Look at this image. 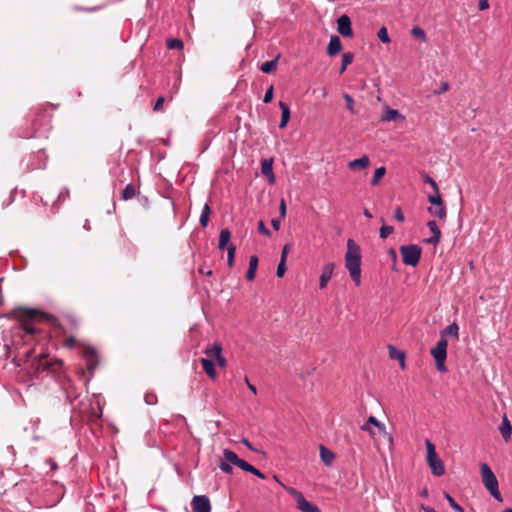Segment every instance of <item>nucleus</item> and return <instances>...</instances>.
<instances>
[{
	"instance_id": "1",
	"label": "nucleus",
	"mask_w": 512,
	"mask_h": 512,
	"mask_svg": "<svg viewBox=\"0 0 512 512\" xmlns=\"http://www.w3.org/2000/svg\"><path fill=\"white\" fill-rule=\"evenodd\" d=\"M361 258L360 246L353 239H348L345 267L356 286L361 284Z\"/></svg>"
},
{
	"instance_id": "2",
	"label": "nucleus",
	"mask_w": 512,
	"mask_h": 512,
	"mask_svg": "<svg viewBox=\"0 0 512 512\" xmlns=\"http://www.w3.org/2000/svg\"><path fill=\"white\" fill-rule=\"evenodd\" d=\"M61 366V360L45 354L38 355L31 362L32 373L37 378L42 377L44 373L56 372Z\"/></svg>"
},
{
	"instance_id": "3",
	"label": "nucleus",
	"mask_w": 512,
	"mask_h": 512,
	"mask_svg": "<svg viewBox=\"0 0 512 512\" xmlns=\"http://www.w3.org/2000/svg\"><path fill=\"white\" fill-rule=\"evenodd\" d=\"M480 471L482 475V481L486 489L490 492L493 498L498 501H502V496L499 492L498 480L493 471L486 463L481 464Z\"/></svg>"
},
{
	"instance_id": "4",
	"label": "nucleus",
	"mask_w": 512,
	"mask_h": 512,
	"mask_svg": "<svg viewBox=\"0 0 512 512\" xmlns=\"http://www.w3.org/2000/svg\"><path fill=\"white\" fill-rule=\"evenodd\" d=\"M427 463L433 475L440 477L445 474V467L442 459L438 456L434 444L426 440Z\"/></svg>"
},
{
	"instance_id": "5",
	"label": "nucleus",
	"mask_w": 512,
	"mask_h": 512,
	"mask_svg": "<svg viewBox=\"0 0 512 512\" xmlns=\"http://www.w3.org/2000/svg\"><path fill=\"white\" fill-rule=\"evenodd\" d=\"M447 347L448 342L446 338L441 337L436 346L431 349V355L433 356L436 368L439 372H447V367L445 365V361L447 358Z\"/></svg>"
},
{
	"instance_id": "6",
	"label": "nucleus",
	"mask_w": 512,
	"mask_h": 512,
	"mask_svg": "<svg viewBox=\"0 0 512 512\" xmlns=\"http://www.w3.org/2000/svg\"><path fill=\"white\" fill-rule=\"evenodd\" d=\"M400 253L405 265L415 267L419 263L422 249L416 244L403 245L400 247Z\"/></svg>"
},
{
	"instance_id": "7",
	"label": "nucleus",
	"mask_w": 512,
	"mask_h": 512,
	"mask_svg": "<svg viewBox=\"0 0 512 512\" xmlns=\"http://www.w3.org/2000/svg\"><path fill=\"white\" fill-rule=\"evenodd\" d=\"M286 491L295 500L297 508L301 512H321L320 509L306 500L303 493L295 488L287 487Z\"/></svg>"
},
{
	"instance_id": "8",
	"label": "nucleus",
	"mask_w": 512,
	"mask_h": 512,
	"mask_svg": "<svg viewBox=\"0 0 512 512\" xmlns=\"http://www.w3.org/2000/svg\"><path fill=\"white\" fill-rule=\"evenodd\" d=\"M15 313L17 317L21 321V327L25 331L26 334L32 336L36 333L35 326L30 322L35 315L36 311L33 309H27V308H18L15 310Z\"/></svg>"
},
{
	"instance_id": "9",
	"label": "nucleus",
	"mask_w": 512,
	"mask_h": 512,
	"mask_svg": "<svg viewBox=\"0 0 512 512\" xmlns=\"http://www.w3.org/2000/svg\"><path fill=\"white\" fill-rule=\"evenodd\" d=\"M428 201L431 203V206L428 207V212L438 219H445L447 216V211L441 198L440 192L429 195Z\"/></svg>"
},
{
	"instance_id": "10",
	"label": "nucleus",
	"mask_w": 512,
	"mask_h": 512,
	"mask_svg": "<svg viewBox=\"0 0 512 512\" xmlns=\"http://www.w3.org/2000/svg\"><path fill=\"white\" fill-rule=\"evenodd\" d=\"M239 460L240 458L235 452L230 449H224L223 458L220 459L219 469L226 474H231L233 471L231 465L238 466Z\"/></svg>"
},
{
	"instance_id": "11",
	"label": "nucleus",
	"mask_w": 512,
	"mask_h": 512,
	"mask_svg": "<svg viewBox=\"0 0 512 512\" xmlns=\"http://www.w3.org/2000/svg\"><path fill=\"white\" fill-rule=\"evenodd\" d=\"M193 512H210L211 503L206 495H195L192 499Z\"/></svg>"
},
{
	"instance_id": "12",
	"label": "nucleus",
	"mask_w": 512,
	"mask_h": 512,
	"mask_svg": "<svg viewBox=\"0 0 512 512\" xmlns=\"http://www.w3.org/2000/svg\"><path fill=\"white\" fill-rule=\"evenodd\" d=\"M337 30L343 37H351L353 35L351 20L348 15H341L337 19Z\"/></svg>"
},
{
	"instance_id": "13",
	"label": "nucleus",
	"mask_w": 512,
	"mask_h": 512,
	"mask_svg": "<svg viewBox=\"0 0 512 512\" xmlns=\"http://www.w3.org/2000/svg\"><path fill=\"white\" fill-rule=\"evenodd\" d=\"M261 172L267 178L269 184L275 183V174L273 172V159H263L261 161Z\"/></svg>"
},
{
	"instance_id": "14",
	"label": "nucleus",
	"mask_w": 512,
	"mask_h": 512,
	"mask_svg": "<svg viewBox=\"0 0 512 512\" xmlns=\"http://www.w3.org/2000/svg\"><path fill=\"white\" fill-rule=\"evenodd\" d=\"M333 271H334L333 263H327L323 267V270H322V273H321L320 279H319V288L320 289H324L327 286L328 282L332 278Z\"/></svg>"
},
{
	"instance_id": "15",
	"label": "nucleus",
	"mask_w": 512,
	"mask_h": 512,
	"mask_svg": "<svg viewBox=\"0 0 512 512\" xmlns=\"http://www.w3.org/2000/svg\"><path fill=\"white\" fill-rule=\"evenodd\" d=\"M381 120L384 122L390 121H404L405 116L400 114L398 110L386 107L382 114Z\"/></svg>"
},
{
	"instance_id": "16",
	"label": "nucleus",
	"mask_w": 512,
	"mask_h": 512,
	"mask_svg": "<svg viewBox=\"0 0 512 512\" xmlns=\"http://www.w3.org/2000/svg\"><path fill=\"white\" fill-rule=\"evenodd\" d=\"M341 49L342 43L340 38L337 35H332L327 46V54L330 57H333L336 54H338L341 51Z\"/></svg>"
},
{
	"instance_id": "17",
	"label": "nucleus",
	"mask_w": 512,
	"mask_h": 512,
	"mask_svg": "<svg viewBox=\"0 0 512 512\" xmlns=\"http://www.w3.org/2000/svg\"><path fill=\"white\" fill-rule=\"evenodd\" d=\"M499 431L503 437V439L508 442L512 435V425L506 414L502 416V421L499 426Z\"/></svg>"
},
{
	"instance_id": "18",
	"label": "nucleus",
	"mask_w": 512,
	"mask_h": 512,
	"mask_svg": "<svg viewBox=\"0 0 512 512\" xmlns=\"http://www.w3.org/2000/svg\"><path fill=\"white\" fill-rule=\"evenodd\" d=\"M427 227L432 232V236L427 239V242L433 245H437L441 239V231L437 226V223L434 220H430L427 222Z\"/></svg>"
},
{
	"instance_id": "19",
	"label": "nucleus",
	"mask_w": 512,
	"mask_h": 512,
	"mask_svg": "<svg viewBox=\"0 0 512 512\" xmlns=\"http://www.w3.org/2000/svg\"><path fill=\"white\" fill-rule=\"evenodd\" d=\"M201 365L205 373L212 379L215 380L217 378V372L215 369L214 362L211 359L202 358Z\"/></svg>"
},
{
	"instance_id": "20",
	"label": "nucleus",
	"mask_w": 512,
	"mask_h": 512,
	"mask_svg": "<svg viewBox=\"0 0 512 512\" xmlns=\"http://www.w3.org/2000/svg\"><path fill=\"white\" fill-rule=\"evenodd\" d=\"M319 451H320V458H321L322 462L326 466H331L335 459V454L331 450L326 448L324 445L319 446Z\"/></svg>"
},
{
	"instance_id": "21",
	"label": "nucleus",
	"mask_w": 512,
	"mask_h": 512,
	"mask_svg": "<svg viewBox=\"0 0 512 512\" xmlns=\"http://www.w3.org/2000/svg\"><path fill=\"white\" fill-rule=\"evenodd\" d=\"M257 268H258V257L256 255H251L249 258V267L246 272V279L248 281H253L255 279Z\"/></svg>"
},
{
	"instance_id": "22",
	"label": "nucleus",
	"mask_w": 512,
	"mask_h": 512,
	"mask_svg": "<svg viewBox=\"0 0 512 512\" xmlns=\"http://www.w3.org/2000/svg\"><path fill=\"white\" fill-rule=\"evenodd\" d=\"M369 164H370V160H369L368 156L363 155L362 157H360L358 159H354V160L350 161L348 164V167L351 170H358V169L367 168L369 166Z\"/></svg>"
},
{
	"instance_id": "23",
	"label": "nucleus",
	"mask_w": 512,
	"mask_h": 512,
	"mask_svg": "<svg viewBox=\"0 0 512 512\" xmlns=\"http://www.w3.org/2000/svg\"><path fill=\"white\" fill-rule=\"evenodd\" d=\"M279 107H280L281 112H282L281 120H280V123H279V128L280 129H284L287 126V123H288V121L290 119V115H291L290 108H289V106L286 103H284L282 101L279 102Z\"/></svg>"
},
{
	"instance_id": "24",
	"label": "nucleus",
	"mask_w": 512,
	"mask_h": 512,
	"mask_svg": "<svg viewBox=\"0 0 512 512\" xmlns=\"http://www.w3.org/2000/svg\"><path fill=\"white\" fill-rule=\"evenodd\" d=\"M231 239V232L229 229L224 228L220 231L219 240H218V248L220 250H224L228 247V243Z\"/></svg>"
},
{
	"instance_id": "25",
	"label": "nucleus",
	"mask_w": 512,
	"mask_h": 512,
	"mask_svg": "<svg viewBox=\"0 0 512 512\" xmlns=\"http://www.w3.org/2000/svg\"><path fill=\"white\" fill-rule=\"evenodd\" d=\"M369 425H373L378 428L379 432H381L383 435L387 436L389 441L392 442V436L387 433L386 427L383 423L377 420L375 416H370L368 420L366 421Z\"/></svg>"
},
{
	"instance_id": "26",
	"label": "nucleus",
	"mask_w": 512,
	"mask_h": 512,
	"mask_svg": "<svg viewBox=\"0 0 512 512\" xmlns=\"http://www.w3.org/2000/svg\"><path fill=\"white\" fill-rule=\"evenodd\" d=\"M448 335L453 336L456 339H458L459 326L457 325V323L453 322L441 331V337L445 338Z\"/></svg>"
},
{
	"instance_id": "27",
	"label": "nucleus",
	"mask_w": 512,
	"mask_h": 512,
	"mask_svg": "<svg viewBox=\"0 0 512 512\" xmlns=\"http://www.w3.org/2000/svg\"><path fill=\"white\" fill-rule=\"evenodd\" d=\"M279 58H280V54H278L274 59L264 62L261 65L260 70L266 74L273 72L277 68V63H278Z\"/></svg>"
},
{
	"instance_id": "28",
	"label": "nucleus",
	"mask_w": 512,
	"mask_h": 512,
	"mask_svg": "<svg viewBox=\"0 0 512 512\" xmlns=\"http://www.w3.org/2000/svg\"><path fill=\"white\" fill-rule=\"evenodd\" d=\"M222 346L220 343L215 342L211 347L207 348L205 350V354L209 357L213 358H219V356L222 354Z\"/></svg>"
},
{
	"instance_id": "29",
	"label": "nucleus",
	"mask_w": 512,
	"mask_h": 512,
	"mask_svg": "<svg viewBox=\"0 0 512 512\" xmlns=\"http://www.w3.org/2000/svg\"><path fill=\"white\" fill-rule=\"evenodd\" d=\"M211 213V209L208 203H205V205L202 208L201 214H200V225L202 227H207L209 222V215Z\"/></svg>"
},
{
	"instance_id": "30",
	"label": "nucleus",
	"mask_w": 512,
	"mask_h": 512,
	"mask_svg": "<svg viewBox=\"0 0 512 512\" xmlns=\"http://www.w3.org/2000/svg\"><path fill=\"white\" fill-rule=\"evenodd\" d=\"M354 60V54L352 52H345L342 55V64L339 69V73L342 74L345 72L348 65H350Z\"/></svg>"
},
{
	"instance_id": "31",
	"label": "nucleus",
	"mask_w": 512,
	"mask_h": 512,
	"mask_svg": "<svg viewBox=\"0 0 512 512\" xmlns=\"http://www.w3.org/2000/svg\"><path fill=\"white\" fill-rule=\"evenodd\" d=\"M389 353H390V357L392 359H397V360L400 361L402 368L405 366V354H404V352L399 351L395 347L390 345L389 346Z\"/></svg>"
},
{
	"instance_id": "32",
	"label": "nucleus",
	"mask_w": 512,
	"mask_h": 512,
	"mask_svg": "<svg viewBox=\"0 0 512 512\" xmlns=\"http://www.w3.org/2000/svg\"><path fill=\"white\" fill-rule=\"evenodd\" d=\"M136 195L135 188L132 184H127L121 192V199L124 201L132 199Z\"/></svg>"
},
{
	"instance_id": "33",
	"label": "nucleus",
	"mask_w": 512,
	"mask_h": 512,
	"mask_svg": "<svg viewBox=\"0 0 512 512\" xmlns=\"http://www.w3.org/2000/svg\"><path fill=\"white\" fill-rule=\"evenodd\" d=\"M411 35L417 39H420L422 42L427 41L426 32L419 26H415L411 29Z\"/></svg>"
},
{
	"instance_id": "34",
	"label": "nucleus",
	"mask_w": 512,
	"mask_h": 512,
	"mask_svg": "<svg viewBox=\"0 0 512 512\" xmlns=\"http://www.w3.org/2000/svg\"><path fill=\"white\" fill-rule=\"evenodd\" d=\"M386 173V168L385 167H379L375 170L374 172V176L371 180V185L372 186H376L378 185V183L380 182V179L385 175Z\"/></svg>"
},
{
	"instance_id": "35",
	"label": "nucleus",
	"mask_w": 512,
	"mask_h": 512,
	"mask_svg": "<svg viewBox=\"0 0 512 512\" xmlns=\"http://www.w3.org/2000/svg\"><path fill=\"white\" fill-rule=\"evenodd\" d=\"M235 253H236V246L233 244L229 245L227 247V265L229 267H232L234 265Z\"/></svg>"
},
{
	"instance_id": "36",
	"label": "nucleus",
	"mask_w": 512,
	"mask_h": 512,
	"mask_svg": "<svg viewBox=\"0 0 512 512\" xmlns=\"http://www.w3.org/2000/svg\"><path fill=\"white\" fill-rule=\"evenodd\" d=\"M445 498L448 501L450 507L456 512H464V509L455 501V499L448 493H445Z\"/></svg>"
},
{
	"instance_id": "37",
	"label": "nucleus",
	"mask_w": 512,
	"mask_h": 512,
	"mask_svg": "<svg viewBox=\"0 0 512 512\" xmlns=\"http://www.w3.org/2000/svg\"><path fill=\"white\" fill-rule=\"evenodd\" d=\"M167 48L168 49H182L183 42L177 38H169L167 40Z\"/></svg>"
},
{
	"instance_id": "38",
	"label": "nucleus",
	"mask_w": 512,
	"mask_h": 512,
	"mask_svg": "<svg viewBox=\"0 0 512 512\" xmlns=\"http://www.w3.org/2000/svg\"><path fill=\"white\" fill-rule=\"evenodd\" d=\"M422 179L424 183L429 184L432 187L434 193L440 192L436 181L432 177L427 174H423Z\"/></svg>"
},
{
	"instance_id": "39",
	"label": "nucleus",
	"mask_w": 512,
	"mask_h": 512,
	"mask_svg": "<svg viewBox=\"0 0 512 512\" xmlns=\"http://www.w3.org/2000/svg\"><path fill=\"white\" fill-rule=\"evenodd\" d=\"M377 36L382 43H389L391 41L386 27H381L377 33Z\"/></svg>"
},
{
	"instance_id": "40",
	"label": "nucleus",
	"mask_w": 512,
	"mask_h": 512,
	"mask_svg": "<svg viewBox=\"0 0 512 512\" xmlns=\"http://www.w3.org/2000/svg\"><path fill=\"white\" fill-rule=\"evenodd\" d=\"M394 228L389 225H383L381 226L379 230L380 238L386 239L391 233H393Z\"/></svg>"
},
{
	"instance_id": "41",
	"label": "nucleus",
	"mask_w": 512,
	"mask_h": 512,
	"mask_svg": "<svg viewBox=\"0 0 512 512\" xmlns=\"http://www.w3.org/2000/svg\"><path fill=\"white\" fill-rule=\"evenodd\" d=\"M343 98L346 102V107L347 109L352 113V114H355V110H354V99L347 93H345L343 95Z\"/></svg>"
},
{
	"instance_id": "42",
	"label": "nucleus",
	"mask_w": 512,
	"mask_h": 512,
	"mask_svg": "<svg viewBox=\"0 0 512 512\" xmlns=\"http://www.w3.org/2000/svg\"><path fill=\"white\" fill-rule=\"evenodd\" d=\"M144 401L148 405H155L157 403V396L152 392L146 393L144 396Z\"/></svg>"
},
{
	"instance_id": "43",
	"label": "nucleus",
	"mask_w": 512,
	"mask_h": 512,
	"mask_svg": "<svg viewBox=\"0 0 512 512\" xmlns=\"http://www.w3.org/2000/svg\"><path fill=\"white\" fill-rule=\"evenodd\" d=\"M240 469H242L243 471H246V472H251L252 469H253V465H251L250 463H248L247 461L243 460L240 458L239 460V463H238V466Z\"/></svg>"
},
{
	"instance_id": "44",
	"label": "nucleus",
	"mask_w": 512,
	"mask_h": 512,
	"mask_svg": "<svg viewBox=\"0 0 512 512\" xmlns=\"http://www.w3.org/2000/svg\"><path fill=\"white\" fill-rule=\"evenodd\" d=\"M286 262H284L283 260H280L278 266H277V270H276V275L277 277L281 278L284 276L285 272H286Z\"/></svg>"
},
{
	"instance_id": "45",
	"label": "nucleus",
	"mask_w": 512,
	"mask_h": 512,
	"mask_svg": "<svg viewBox=\"0 0 512 512\" xmlns=\"http://www.w3.org/2000/svg\"><path fill=\"white\" fill-rule=\"evenodd\" d=\"M257 230L259 233L265 235V236H270L271 235V232L269 229H267V227L265 226L264 222L262 220H260L258 222V226H257Z\"/></svg>"
},
{
	"instance_id": "46",
	"label": "nucleus",
	"mask_w": 512,
	"mask_h": 512,
	"mask_svg": "<svg viewBox=\"0 0 512 512\" xmlns=\"http://www.w3.org/2000/svg\"><path fill=\"white\" fill-rule=\"evenodd\" d=\"M273 90H274V89H273V86H270V87L266 90V92H265V94H264V98H263V102H264V103H270V102L272 101V99H273Z\"/></svg>"
},
{
	"instance_id": "47",
	"label": "nucleus",
	"mask_w": 512,
	"mask_h": 512,
	"mask_svg": "<svg viewBox=\"0 0 512 512\" xmlns=\"http://www.w3.org/2000/svg\"><path fill=\"white\" fill-rule=\"evenodd\" d=\"M394 218L395 220L399 221V222H404L405 221V216L402 212V209L401 207H397L394 211Z\"/></svg>"
},
{
	"instance_id": "48",
	"label": "nucleus",
	"mask_w": 512,
	"mask_h": 512,
	"mask_svg": "<svg viewBox=\"0 0 512 512\" xmlns=\"http://www.w3.org/2000/svg\"><path fill=\"white\" fill-rule=\"evenodd\" d=\"M290 250H291V245L290 244H285L283 246V248H282V251H281V259L280 260H283L284 262H286L287 255H288Z\"/></svg>"
},
{
	"instance_id": "49",
	"label": "nucleus",
	"mask_w": 512,
	"mask_h": 512,
	"mask_svg": "<svg viewBox=\"0 0 512 512\" xmlns=\"http://www.w3.org/2000/svg\"><path fill=\"white\" fill-rule=\"evenodd\" d=\"M279 210H280L281 217H285V215H286V204H285L284 199H281V201H280Z\"/></svg>"
},
{
	"instance_id": "50",
	"label": "nucleus",
	"mask_w": 512,
	"mask_h": 512,
	"mask_svg": "<svg viewBox=\"0 0 512 512\" xmlns=\"http://www.w3.org/2000/svg\"><path fill=\"white\" fill-rule=\"evenodd\" d=\"M163 102H164V97H159L156 102H155V105H154V110L155 111H158L161 109L162 105H163Z\"/></svg>"
},
{
	"instance_id": "51",
	"label": "nucleus",
	"mask_w": 512,
	"mask_h": 512,
	"mask_svg": "<svg viewBox=\"0 0 512 512\" xmlns=\"http://www.w3.org/2000/svg\"><path fill=\"white\" fill-rule=\"evenodd\" d=\"M479 10H486L489 8V0H480L479 1Z\"/></svg>"
},
{
	"instance_id": "52",
	"label": "nucleus",
	"mask_w": 512,
	"mask_h": 512,
	"mask_svg": "<svg viewBox=\"0 0 512 512\" xmlns=\"http://www.w3.org/2000/svg\"><path fill=\"white\" fill-rule=\"evenodd\" d=\"M361 430L368 432L370 435H374V432H373V430H372V428H371V425H369L367 422H365V423L361 426Z\"/></svg>"
},
{
	"instance_id": "53",
	"label": "nucleus",
	"mask_w": 512,
	"mask_h": 512,
	"mask_svg": "<svg viewBox=\"0 0 512 512\" xmlns=\"http://www.w3.org/2000/svg\"><path fill=\"white\" fill-rule=\"evenodd\" d=\"M245 383L247 384V386H248L249 390H250L254 395H256V394H257V388H256V386H255V385H253V384H251V383L249 382V380H248V378H247V377L245 378Z\"/></svg>"
},
{
	"instance_id": "54",
	"label": "nucleus",
	"mask_w": 512,
	"mask_h": 512,
	"mask_svg": "<svg viewBox=\"0 0 512 512\" xmlns=\"http://www.w3.org/2000/svg\"><path fill=\"white\" fill-rule=\"evenodd\" d=\"M215 360L217 361V363L220 367L224 368L226 366L227 362H226L225 357L222 354L219 356V358H216Z\"/></svg>"
},
{
	"instance_id": "55",
	"label": "nucleus",
	"mask_w": 512,
	"mask_h": 512,
	"mask_svg": "<svg viewBox=\"0 0 512 512\" xmlns=\"http://www.w3.org/2000/svg\"><path fill=\"white\" fill-rule=\"evenodd\" d=\"M251 474L261 478V479H264L265 478V475L260 471L258 470L257 468L253 467L252 471L250 472Z\"/></svg>"
},
{
	"instance_id": "56",
	"label": "nucleus",
	"mask_w": 512,
	"mask_h": 512,
	"mask_svg": "<svg viewBox=\"0 0 512 512\" xmlns=\"http://www.w3.org/2000/svg\"><path fill=\"white\" fill-rule=\"evenodd\" d=\"M449 90L448 82H442L440 86V90L437 93H443Z\"/></svg>"
},
{
	"instance_id": "57",
	"label": "nucleus",
	"mask_w": 512,
	"mask_h": 512,
	"mask_svg": "<svg viewBox=\"0 0 512 512\" xmlns=\"http://www.w3.org/2000/svg\"><path fill=\"white\" fill-rule=\"evenodd\" d=\"M280 220L279 219H272L271 224L275 230H279L280 228Z\"/></svg>"
},
{
	"instance_id": "58",
	"label": "nucleus",
	"mask_w": 512,
	"mask_h": 512,
	"mask_svg": "<svg viewBox=\"0 0 512 512\" xmlns=\"http://www.w3.org/2000/svg\"><path fill=\"white\" fill-rule=\"evenodd\" d=\"M74 345H75V338L74 337H70L66 341V346L69 347V348H72V347H74Z\"/></svg>"
},
{
	"instance_id": "59",
	"label": "nucleus",
	"mask_w": 512,
	"mask_h": 512,
	"mask_svg": "<svg viewBox=\"0 0 512 512\" xmlns=\"http://www.w3.org/2000/svg\"><path fill=\"white\" fill-rule=\"evenodd\" d=\"M199 273L202 274V275H206V276H211L212 275V271L211 270H205L204 268H200L199 269Z\"/></svg>"
},
{
	"instance_id": "60",
	"label": "nucleus",
	"mask_w": 512,
	"mask_h": 512,
	"mask_svg": "<svg viewBox=\"0 0 512 512\" xmlns=\"http://www.w3.org/2000/svg\"><path fill=\"white\" fill-rule=\"evenodd\" d=\"M423 512H437L434 508L429 506H422Z\"/></svg>"
},
{
	"instance_id": "61",
	"label": "nucleus",
	"mask_w": 512,
	"mask_h": 512,
	"mask_svg": "<svg viewBox=\"0 0 512 512\" xmlns=\"http://www.w3.org/2000/svg\"><path fill=\"white\" fill-rule=\"evenodd\" d=\"M68 195H69V190L66 188L59 193V197H66Z\"/></svg>"
},
{
	"instance_id": "62",
	"label": "nucleus",
	"mask_w": 512,
	"mask_h": 512,
	"mask_svg": "<svg viewBox=\"0 0 512 512\" xmlns=\"http://www.w3.org/2000/svg\"><path fill=\"white\" fill-rule=\"evenodd\" d=\"M363 214L366 218H372V214L368 209H364Z\"/></svg>"
},
{
	"instance_id": "63",
	"label": "nucleus",
	"mask_w": 512,
	"mask_h": 512,
	"mask_svg": "<svg viewBox=\"0 0 512 512\" xmlns=\"http://www.w3.org/2000/svg\"><path fill=\"white\" fill-rule=\"evenodd\" d=\"M250 450H253V447L251 446L250 442L247 439H243L242 441Z\"/></svg>"
},
{
	"instance_id": "64",
	"label": "nucleus",
	"mask_w": 512,
	"mask_h": 512,
	"mask_svg": "<svg viewBox=\"0 0 512 512\" xmlns=\"http://www.w3.org/2000/svg\"><path fill=\"white\" fill-rule=\"evenodd\" d=\"M50 466L52 469H56L57 468V464L53 461V460H50Z\"/></svg>"
}]
</instances>
